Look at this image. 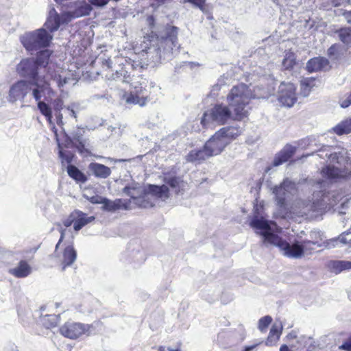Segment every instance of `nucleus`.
<instances>
[{
    "label": "nucleus",
    "mask_w": 351,
    "mask_h": 351,
    "mask_svg": "<svg viewBox=\"0 0 351 351\" xmlns=\"http://www.w3.org/2000/svg\"><path fill=\"white\" fill-rule=\"evenodd\" d=\"M178 28L176 27H166L160 35H152L147 39L149 46H145L140 56L141 61L132 60L128 63L134 69H143L149 62H159L162 59L171 58L172 55L178 51L177 43Z\"/></svg>",
    "instance_id": "nucleus-1"
},
{
    "label": "nucleus",
    "mask_w": 351,
    "mask_h": 351,
    "mask_svg": "<svg viewBox=\"0 0 351 351\" xmlns=\"http://www.w3.org/2000/svg\"><path fill=\"white\" fill-rule=\"evenodd\" d=\"M250 226L258 230V233L263 237L265 244L278 247L283 255L289 258H301L305 252L313 250L311 245H316L317 247H322V244L318 243L317 241L309 240H304L302 243L295 241L290 244L274 233L273 226H276L274 222L265 220L263 217H254L250 221Z\"/></svg>",
    "instance_id": "nucleus-2"
},
{
    "label": "nucleus",
    "mask_w": 351,
    "mask_h": 351,
    "mask_svg": "<svg viewBox=\"0 0 351 351\" xmlns=\"http://www.w3.org/2000/svg\"><path fill=\"white\" fill-rule=\"evenodd\" d=\"M329 146H324L319 150L318 156L322 158H328L330 162L338 166L328 165L322 170L324 177L331 181H337L341 178H351V159L346 149L338 152H329Z\"/></svg>",
    "instance_id": "nucleus-3"
},
{
    "label": "nucleus",
    "mask_w": 351,
    "mask_h": 351,
    "mask_svg": "<svg viewBox=\"0 0 351 351\" xmlns=\"http://www.w3.org/2000/svg\"><path fill=\"white\" fill-rule=\"evenodd\" d=\"M16 70L21 76L24 77H29L32 80H36L40 83H43L44 77L49 82V80L55 82L57 86L60 88L64 85L70 83L73 80L71 75L66 71H52L51 66L47 68V75H39V68L35 62L34 58H26L22 60L17 65Z\"/></svg>",
    "instance_id": "nucleus-4"
},
{
    "label": "nucleus",
    "mask_w": 351,
    "mask_h": 351,
    "mask_svg": "<svg viewBox=\"0 0 351 351\" xmlns=\"http://www.w3.org/2000/svg\"><path fill=\"white\" fill-rule=\"evenodd\" d=\"M258 97L244 84L234 86L227 95V102L234 112V119L242 121L249 114V102L251 99Z\"/></svg>",
    "instance_id": "nucleus-5"
},
{
    "label": "nucleus",
    "mask_w": 351,
    "mask_h": 351,
    "mask_svg": "<svg viewBox=\"0 0 351 351\" xmlns=\"http://www.w3.org/2000/svg\"><path fill=\"white\" fill-rule=\"evenodd\" d=\"M50 90V84L45 77L43 83L36 80H19L10 86L7 99L12 104L17 101H24L25 97L31 93L34 99L38 101L41 99L46 92Z\"/></svg>",
    "instance_id": "nucleus-6"
},
{
    "label": "nucleus",
    "mask_w": 351,
    "mask_h": 351,
    "mask_svg": "<svg viewBox=\"0 0 351 351\" xmlns=\"http://www.w3.org/2000/svg\"><path fill=\"white\" fill-rule=\"evenodd\" d=\"M229 106L223 104H216L210 109L203 114L201 119L202 125L206 128H213L227 123L234 119V112Z\"/></svg>",
    "instance_id": "nucleus-7"
},
{
    "label": "nucleus",
    "mask_w": 351,
    "mask_h": 351,
    "mask_svg": "<svg viewBox=\"0 0 351 351\" xmlns=\"http://www.w3.org/2000/svg\"><path fill=\"white\" fill-rule=\"evenodd\" d=\"M53 35L49 33L44 27L26 32L20 36V41L24 48L33 54L40 49L49 46L53 40Z\"/></svg>",
    "instance_id": "nucleus-8"
},
{
    "label": "nucleus",
    "mask_w": 351,
    "mask_h": 351,
    "mask_svg": "<svg viewBox=\"0 0 351 351\" xmlns=\"http://www.w3.org/2000/svg\"><path fill=\"white\" fill-rule=\"evenodd\" d=\"M293 213L308 219H316L321 216L326 209L322 200L316 199L313 202L298 200L293 208Z\"/></svg>",
    "instance_id": "nucleus-9"
},
{
    "label": "nucleus",
    "mask_w": 351,
    "mask_h": 351,
    "mask_svg": "<svg viewBox=\"0 0 351 351\" xmlns=\"http://www.w3.org/2000/svg\"><path fill=\"white\" fill-rule=\"evenodd\" d=\"M91 328L92 326L89 324L67 322L60 326L59 330L60 334L64 337L75 339L84 334L88 335Z\"/></svg>",
    "instance_id": "nucleus-10"
},
{
    "label": "nucleus",
    "mask_w": 351,
    "mask_h": 351,
    "mask_svg": "<svg viewBox=\"0 0 351 351\" xmlns=\"http://www.w3.org/2000/svg\"><path fill=\"white\" fill-rule=\"evenodd\" d=\"M160 198L163 200L169 197V189L166 185L156 186L150 185L149 191L144 193L142 198L138 199L141 201V206L143 208H149L154 206L155 203L152 201V197Z\"/></svg>",
    "instance_id": "nucleus-11"
},
{
    "label": "nucleus",
    "mask_w": 351,
    "mask_h": 351,
    "mask_svg": "<svg viewBox=\"0 0 351 351\" xmlns=\"http://www.w3.org/2000/svg\"><path fill=\"white\" fill-rule=\"evenodd\" d=\"M295 86L293 84L282 82L278 86L277 98L278 101L285 107H291L297 101Z\"/></svg>",
    "instance_id": "nucleus-12"
},
{
    "label": "nucleus",
    "mask_w": 351,
    "mask_h": 351,
    "mask_svg": "<svg viewBox=\"0 0 351 351\" xmlns=\"http://www.w3.org/2000/svg\"><path fill=\"white\" fill-rule=\"evenodd\" d=\"M296 191L295 183L285 179L279 186L274 189L273 193L275 194L277 204L283 207L285 205V200L289 194H293Z\"/></svg>",
    "instance_id": "nucleus-13"
},
{
    "label": "nucleus",
    "mask_w": 351,
    "mask_h": 351,
    "mask_svg": "<svg viewBox=\"0 0 351 351\" xmlns=\"http://www.w3.org/2000/svg\"><path fill=\"white\" fill-rule=\"evenodd\" d=\"M205 144L213 156L221 153L225 147L229 145L227 138H224L219 130Z\"/></svg>",
    "instance_id": "nucleus-14"
},
{
    "label": "nucleus",
    "mask_w": 351,
    "mask_h": 351,
    "mask_svg": "<svg viewBox=\"0 0 351 351\" xmlns=\"http://www.w3.org/2000/svg\"><path fill=\"white\" fill-rule=\"evenodd\" d=\"M73 5L74 10L73 11L63 12L64 21L70 22L73 19L89 15L92 10V7L90 3L86 1H76Z\"/></svg>",
    "instance_id": "nucleus-15"
},
{
    "label": "nucleus",
    "mask_w": 351,
    "mask_h": 351,
    "mask_svg": "<svg viewBox=\"0 0 351 351\" xmlns=\"http://www.w3.org/2000/svg\"><path fill=\"white\" fill-rule=\"evenodd\" d=\"M69 21H64L63 19V13L60 15L56 9L52 7L50 8L47 20L44 24V28L52 34L53 32L57 31L60 25L62 23H68Z\"/></svg>",
    "instance_id": "nucleus-16"
},
{
    "label": "nucleus",
    "mask_w": 351,
    "mask_h": 351,
    "mask_svg": "<svg viewBox=\"0 0 351 351\" xmlns=\"http://www.w3.org/2000/svg\"><path fill=\"white\" fill-rule=\"evenodd\" d=\"M146 90L142 87L135 88L134 91H132L126 98L128 104H137L140 106H144L149 101Z\"/></svg>",
    "instance_id": "nucleus-17"
},
{
    "label": "nucleus",
    "mask_w": 351,
    "mask_h": 351,
    "mask_svg": "<svg viewBox=\"0 0 351 351\" xmlns=\"http://www.w3.org/2000/svg\"><path fill=\"white\" fill-rule=\"evenodd\" d=\"M295 147L291 145H286L282 150L276 154L272 165L274 167H278L284 162L289 160L295 152Z\"/></svg>",
    "instance_id": "nucleus-18"
},
{
    "label": "nucleus",
    "mask_w": 351,
    "mask_h": 351,
    "mask_svg": "<svg viewBox=\"0 0 351 351\" xmlns=\"http://www.w3.org/2000/svg\"><path fill=\"white\" fill-rule=\"evenodd\" d=\"M209 152H210L206 148L205 144L202 149L191 150L186 156V160L189 162H201L213 156Z\"/></svg>",
    "instance_id": "nucleus-19"
},
{
    "label": "nucleus",
    "mask_w": 351,
    "mask_h": 351,
    "mask_svg": "<svg viewBox=\"0 0 351 351\" xmlns=\"http://www.w3.org/2000/svg\"><path fill=\"white\" fill-rule=\"evenodd\" d=\"M329 61L324 57H315L310 59L307 63L306 68L310 73L317 72L327 69Z\"/></svg>",
    "instance_id": "nucleus-20"
},
{
    "label": "nucleus",
    "mask_w": 351,
    "mask_h": 351,
    "mask_svg": "<svg viewBox=\"0 0 351 351\" xmlns=\"http://www.w3.org/2000/svg\"><path fill=\"white\" fill-rule=\"evenodd\" d=\"M97 202L103 205L102 209L104 210L109 212H114L119 209L126 210L128 208L127 205L121 199L112 201L105 197H101L100 202Z\"/></svg>",
    "instance_id": "nucleus-21"
},
{
    "label": "nucleus",
    "mask_w": 351,
    "mask_h": 351,
    "mask_svg": "<svg viewBox=\"0 0 351 351\" xmlns=\"http://www.w3.org/2000/svg\"><path fill=\"white\" fill-rule=\"evenodd\" d=\"M74 216L75 224L73 228L75 231H79L86 224L95 220V217H88L87 215L80 210H75L73 212V217Z\"/></svg>",
    "instance_id": "nucleus-22"
},
{
    "label": "nucleus",
    "mask_w": 351,
    "mask_h": 351,
    "mask_svg": "<svg viewBox=\"0 0 351 351\" xmlns=\"http://www.w3.org/2000/svg\"><path fill=\"white\" fill-rule=\"evenodd\" d=\"M88 169L97 178H107L111 174V169L102 164L91 162L88 165Z\"/></svg>",
    "instance_id": "nucleus-23"
},
{
    "label": "nucleus",
    "mask_w": 351,
    "mask_h": 351,
    "mask_svg": "<svg viewBox=\"0 0 351 351\" xmlns=\"http://www.w3.org/2000/svg\"><path fill=\"white\" fill-rule=\"evenodd\" d=\"M31 272V267L25 261H21L16 267L9 270L10 274L19 278H25L29 275Z\"/></svg>",
    "instance_id": "nucleus-24"
},
{
    "label": "nucleus",
    "mask_w": 351,
    "mask_h": 351,
    "mask_svg": "<svg viewBox=\"0 0 351 351\" xmlns=\"http://www.w3.org/2000/svg\"><path fill=\"white\" fill-rule=\"evenodd\" d=\"M77 258V252L72 245H68L64 250L62 257L61 259L62 265V270H64L66 267L71 265Z\"/></svg>",
    "instance_id": "nucleus-25"
},
{
    "label": "nucleus",
    "mask_w": 351,
    "mask_h": 351,
    "mask_svg": "<svg viewBox=\"0 0 351 351\" xmlns=\"http://www.w3.org/2000/svg\"><path fill=\"white\" fill-rule=\"evenodd\" d=\"M328 269L337 274L344 270L351 269V261H330L327 263Z\"/></svg>",
    "instance_id": "nucleus-26"
},
{
    "label": "nucleus",
    "mask_w": 351,
    "mask_h": 351,
    "mask_svg": "<svg viewBox=\"0 0 351 351\" xmlns=\"http://www.w3.org/2000/svg\"><path fill=\"white\" fill-rule=\"evenodd\" d=\"M219 131L221 132V134H223L224 138H227L230 144L233 139L241 135L243 132V128L239 125L224 127L221 128Z\"/></svg>",
    "instance_id": "nucleus-27"
},
{
    "label": "nucleus",
    "mask_w": 351,
    "mask_h": 351,
    "mask_svg": "<svg viewBox=\"0 0 351 351\" xmlns=\"http://www.w3.org/2000/svg\"><path fill=\"white\" fill-rule=\"evenodd\" d=\"M165 182L169 184L176 193H181L186 186V183L180 177L167 176Z\"/></svg>",
    "instance_id": "nucleus-28"
},
{
    "label": "nucleus",
    "mask_w": 351,
    "mask_h": 351,
    "mask_svg": "<svg viewBox=\"0 0 351 351\" xmlns=\"http://www.w3.org/2000/svg\"><path fill=\"white\" fill-rule=\"evenodd\" d=\"M282 326L281 323L277 324L275 323L270 329L269 336L266 340L265 344L268 346H272L276 344L282 333Z\"/></svg>",
    "instance_id": "nucleus-29"
},
{
    "label": "nucleus",
    "mask_w": 351,
    "mask_h": 351,
    "mask_svg": "<svg viewBox=\"0 0 351 351\" xmlns=\"http://www.w3.org/2000/svg\"><path fill=\"white\" fill-rule=\"evenodd\" d=\"M338 242L344 245H351V232H343L337 239L327 241L325 247L327 248L334 247Z\"/></svg>",
    "instance_id": "nucleus-30"
},
{
    "label": "nucleus",
    "mask_w": 351,
    "mask_h": 351,
    "mask_svg": "<svg viewBox=\"0 0 351 351\" xmlns=\"http://www.w3.org/2000/svg\"><path fill=\"white\" fill-rule=\"evenodd\" d=\"M72 119H77V113L75 110V105L71 104L66 106L62 110V118L61 122L56 119L57 124L60 126H62L65 123Z\"/></svg>",
    "instance_id": "nucleus-31"
},
{
    "label": "nucleus",
    "mask_w": 351,
    "mask_h": 351,
    "mask_svg": "<svg viewBox=\"0 0 351 351\" xmlns=\"http://www.w3.org/2000/svg\"><path fill=\"white\" fill-rule=\"evenodd\" d=\"M106 77L110 80H122L123 82H128L130 80V74L125 68L121 67L120 69L116 70L114 73H107Z\"/></svg>",
    "instance_id": "nucleus-32"
},
{
    "label": "nucleus",
    "mask_w": 351,
    "mask_h": 351,
    "mask_svg": "<svg viewBox=\"0 0 351 351\" xmlns=\"http://www.w3.org/2000/svg\"><path fill=\"white\" fill-rule=\"evenodd\" d=\"M67 173L76 182L85 183L87 181L86 176L74 165H70L67 167Z\"/></svg>",
    "instance_id": "nucleus-33"
},
{
    "label": "nucleus",
    "mask_w": 351,
    "mask_h": 351,
    "mask_svg": "<svg viewBox=\"0 0 351 351\" xmlns=\"http://www.w3.org/2000/svg\"><path fill=\"white\" fill-rule=\"evenodd\" d=\"M300 93L303 97H307L312 88L315 86V79L312 77L304 78L301 81Z\"/></svg>",
    "instance_id": "nucleus-34"
},
{
    "label": "nucleus",
    "mask_w": 351,
    "mask_h": 351,
    "mask_svg": "<svg viewBox=\"0 0 351 351\" xmlns=\"http://www.w3.org/2000/svg\"><path fill=\"white\" fill-rule=\"evenodd\" d=\"M51 105L56 119L61 122V119L62 118V110L66 107L64 105L62 99L60 97L56 98L52 101Z\"/></svg>",
    "instance_id": "nucleus-35"
},
{
    "label": "nucleus",
    "mask_w": 351,
    "mask_h": 351,
    "mask_svg": "<svg viewBox=\"0 0 351 351\" xmlns=\"http://www.w3.org/2000/svg\"><path fill=\"white\" fill-rule=\"evenodd\" d=\"M50 56L51 51L48 49L43 50L38 53L36 58L34 60L39 69L42 66L46 67L49 64Z\"/></svg>",
    "instance_id": "nucleus-36"
},
{
    "label": "nucleus",
    "mask_w": 351,
    "mask_h": 351,
    "mask_svg": "<svg viewBox=\"0 0 351 351\" xmlns=\"http://www.w3.org/2000/svg\"><path fill=\"white\" fill-rule=\"evenodd\" d=\"M335 133L338 135L351 132V119L341 122L332 128Z\"/></svg>",
    "instance_id": "nucleus-37"
},
{
    "label": "nucleus",
    "mask_w": 351,
    "mask_h": 351,
    "mask_svg": "<svg viewBox=\"0 0 351 351\" xmlns=\"http://www.w3.org/2000/svg\"><path fill=\"white\" fill-rule=\"evenodd\" d=\"M38 108L40 110V113L44 115L47 120L51 123L52 119V110L50 106L47 104L45 102L40 101V99L38 100Z\"/></svg>",
    "instance_id": "nucleus-38"
},
{
    "label": "nucleus",
    "mask_w": 351,
    "mask_h": 351,
    "mask_svg": "<svg viewBox=\"0 0 351 351\" xmlns=\"http://www.w3.org/2000/svg\"><path fill=\"white\" fill-rule=\"evenodd\" d=\"M338 37L344 44L351 45V28L344 27L335 32Z\"/></svg>",
    "instance_id": "nucleus-39"
},
{
    "label": "nucleus",
    "mask_w": 351,
    "mask_h": 351,
    "mask_svg": "<svg viewBox=\"0 0 351 351\" xmlns=\"http://www.w3.org/2000/svg\"><path fill=\"white\" fill-rule=\"evenodd\" d=\"M58 322V317L56 315H46L42 318V323L47 328L55 327Z\"/></svg>",
    "instance_id": "nucleus-40"
},
{
    "label": "nucleus",
    "mask_w": 351,
    "mask_h": 351,
    "mask_svg": "<svg viewBox=\"0 0 351 351\" xmlns=\"http://www.w3.org/2000/svg\"><path fill=\"white\" fill-rule=\"evenodd\" d=\"M123 193L131 197L134 200V203L141 206V201L138 199L142 198L141 197H138L137 195L138 194V191L136 188L131 187V186H125L123 190Z\"/></svg>",
    "instance_id": "nucleus-41"
},
{
    "label": "nucleus",
    "mask_w": 351,
    "mask_h": 351,
    "mask_svg": "<svg viewBox=\"0 0 351 351\" xmlns=\"http://www.w3.org/2000/svg\"><path fill=\"white\" fill-rule=\"evenodd\" d=\"M295 64V58L293 53L288 52L285 54L282 61V66L285 69H291Z\"/></svg>",
    "instance_id": "nucleus-42"
},
{
    "label": "nucleus",
    "mask_w": 351,
    "mask_h": 351,
    "mask_svg": "<svg viewBox=\"0 0 351 351\" xmlns=\"http://www.w3.org/2000/svg\"><path fill=\"white\" fill-rule=\"evenodd\" d=\"M272 318L269 315L261 317L258 321V329L261 332H265L269 325L271 323Z\"/></svg>",
    "instance_id": "nucleus-43"
},
{
    "label": "nucleus",
    "mask_w": 351,
    "mask_h": 351,
    "mask_svg": "<svg viewBox=\"0 0 351 351\" xmlns=\"http://www.w3.org/2000/svg\"><path fill=\"white\" fill-rule=\"evenodd\" d=\"M84 131L82 129H77L71 134L69 138L71 141H75L76 143H79L82 145Z\"/></svg>",
    "instance_id": "nucleus-44"
},
{
    "label": "nucleus",
    "mask_w": 351,
    "mask_h": 351,
    "mask_svg": "<svg viewBox=\"0 0 351 351\" xmlns=\"http://www.w3.org/2000/svg\"><path fill=\"white\" fill-rule=\"evenodd\" d=\"M186 1L193 4L195 7L198 8L202 12H208V10L205 6L206 0H186Z\"/></svg>",
    "instance_id": "nucleus-45"
},
{
    "label": "nucleus",
    "mask_w": 351,
    "mask_h": 351,
    "mask_svg": "<svg viewBox=\"0 0 351 351\" xmlns=\"http://www.w3.org/2000/svg\"><path fill=\"white\" fill-rule=\"evenodd\" d=\"M351 105V93L346 96L345 99H341L340 100V106L341 107L345 108Z\"/></svg>",
    "instance_id": "nucleus-46"
},
{
    "label": "nucleus",
    "mask_w": 351,
    "mask_h": 351,
    "mask_svg": "<svg viewBox=\"0 0 351 351\" xmlns=\"http://www.w3.org/2000/svg\"><path fill=\"white\" fill-rule=\"evenodd\" d=\"M75 217H73V212L70 214L69 217L63 221V224L65 227H69L72 223L75 224Z\"/></svg>",
    "instance_id": "nucleus-47"
},
{
    "label": "nucleus",
    "mask_w": 351,
    "mask_h": 351,
    "mask_svg": "<svg viewBox=\"0 0 351 351\" xmlns=\"http://www.w3.org/2000/svg\"><path fill=\"white\" fill-rule=\"evenodd\" d=\"M340 350L351 351V337L339 348Z\"/></svg>",
    "instance_id": "nucleus-48"
},
{
    "label": "nucleus",
    "mask_w": 351,
    "mask_h": 351,
    "mask_svg": "<svg viewBox=\"0 0 351 351\" xmlns=\"http://www.w3.org/2000/svg\"><path fill=\"white\" fill-rule=\"evenodd\" d=\"M101 62L104 67L106 66L107 69L112 67V60L110 58L104 59Z\"/></svg>",
    "instance_id": "nucleus-49"
},
{
    "label": "nucleus",
    "mask_w": 351,
    "mask_h": 351,
    "mask_svg": "<svg viewBox=\"0 0 351 351\" xmlns=\"http://www.w3.org/2000/svg\"><path fill=\"white\" fill-rule=\"evenodd\" d=\"M346 3H347V0H332V4L337 7V6H340V5H343Z\"/></svg>",
    "instance_id": "nucleus-50"
},
{
    "label": "nucleus",
    "mask_w": 351,
    "mask_h": 351,
    "mask_svg": "<svg viewBox=\"0 0 351 351\" xmlns=\"http://www.w3.org/2000/svg\"><path fill=\"white\" fill-rule=\"evenodd\" d=\"M64 233H65V229H61L60 230V238L59 239V241L58 242L57 245H56V251H57L60 243L62 241L64 237Z\"/></svg>",
    "instance_id": "nucleus-51"
},
{
    "label": "nucleus",
    "mask_w": 351,
    "mask_h": 351,
    "mask_svg": "<svg viewBox=\"0 0 351 351\" xmlns=\"http://www.w3.org/2000/svg\"><path fill=\"white\" fill-rule=\"evenodd\" d=\"M342 14L344 16L347 22L348 23L351 24V11H350V12L344 11Z\"/></svg>",
    "instance_id": "nucleus-52"
},
{
    "label": "nucleus",
    "mask_w": 351,
    "mask_h": 351,
    "mask_svg": "<svg viewBox=\"0 0 351 351\" xmlns=\"http://www.w3.org/2000/svg\"><path fill=\"white\" fill-rule=\"evenodd\" d=\"M139 255V257L136 259V261L141 262L144 260V255L143 252H138L137 253Z\"/></svg>",
    "instance_id": "nucleus-53"
},
{
    "label": "nucleus",
    "mask_w": 351,
    "mask_h": 351,
    "mask_svg": "<svg viewBox=\"0 0 351 351\" xmlns=\"http://www.w3.org/2000/svg\"><path fill=\"white\" fill-rule=\"evenodd\" d=\"M335 49V45L331 46V47L328 49V55H330V56L332 55V54L334 53Z\"/></svg>",
    "instance_id": "nucleus-54"
},
{
    "label": "nucleus",
    "mask_w": 351,
    "mask_h": 351,
    "mask_svg": "<svg viewBox=\"0 0 351 351\" xmlns=\"http://www.w3.org/2000/svg\"><path fill=\"white\" fill-rule=\"evenodd\" d=\"M101 197H93L92 199H91V202L93 203L98 204L97 202H100V198Z\"/></svg>",
    "instance_id": "nucleus-55"
},
{
    "label": "nucleus",
    "mask_w": 351,
    "mask_h": 351,
    "mask_svg": "<svg viewBox=\"0 0 351 351\" xmlns=\"http://www.w3.org/2000/svg\"><path fill=\"white\" fill-rule=\"evenodd\" d=\"M280 351H289V348L287 345H282L280 347Z\"/></svg>",
    "instance_id": "nucleus-56"
},
{
    "label": "nucleus",
    "mask_w": 351,
    "mask_h": 351,
    "mask_svg": "<svg viewBox=\"0 0 351 351\" xmlns=\"http://www.w3.org/2000/svg\"><path fill=\"white\" fill-rule=\"evenodd\" d=\"M256 347V345L254 346H247L245 348V349L243 350V351H251L252 350H253L254 348Z\"/></svg>",
    "instance_id": "nucleus-57"
},
{
    "label": "nucleus",
    "mask_w": 351,
    "mask_h": 351,
    "mask_svg": "<svg viewBox=\"0 0 351 351\" xmlns=\"http://www.w3.org/2000/svg\"><path fill=\"white\" fill-rule=\"evenodd\" d=\"M158 351H165V347L164 346H160L158 349Z\"/></svg>",
    "instance_id": "nucleus-58"
},
{
    "label": "nucleus",
    "mask_w": 351,
    "mask_h": 351,
    "mask_svg": "<svg viewBox=\"0 0 351 351\" xmlns=\"http://www.w3.org/2000/svg\"><path fill=\"white\" fill-rule=\"evenodd\" d=\"M168 350H169V351H181L180 349L173 350V349H171V348H168Z\"/></svg>",
    "instance_id": "nucleus-59"
},
{
    "label": "nucleus",
    "mask_w": 351,
    "mask_h": 351,
    "mask_svg": "<svg viewBox=\"0 0 351 351\" xmlns=\"http://www.w3.org/2000/svg\"><path fill=\"white\" fill-rule=\"evenodd\" d=\"M148 20H149V21H153V17H152V16H149V17L148 18Z\"/></svg>",
    "instance_id": "nucleus-60"
},
{
    "label": "nucleus",
    "mask_w": 351,
    "mask_h": 351,
    "mask_svg": "<svg viewBox=\"0 0 351 351\" xmlns=\"http://www.w3.org/2000/svg\"><path fill=\"white\" fill-rule=\"evenodd\" d=\"M59 154H60V156L62 157L63 153L61 150L59 152Z\"/></svg>",
    "instance_id": "nucleus-61"
},
{
    "label": "nucleus",
    "mask_w": 351,
    "mask_h": 351,
    "mask_svg": "<svg viewBox=\"0 0 351 351\" xmlns=\"http://www.w3.org/2000/svg\"><path fill=\"white\" fill-rule=\"evenodd\" d=\"M348 4H351V0H347Z\"/></svg>",
    "instance_id": "nucleus-62"
},
{
    "label": "nucleus",
    "mask_w": 351,
    "mask_h": 351,
    "mask_svg": "<svg viewBox=\"0 0 351 351\" xmlns=\"http://www.w3.org/2000/svg\"><path fill=\"white\" fill-rule=\"evenodd\" d=\"M114 129V128H113V127H110L109 128V130H110L111 131H112Z\"/></svg>",
    "instance_id": "nucleus-63"
},
{
    "label": "nucleus",
    "mask_w": 351,
    "mask_h": 351,
    "mask_svg": "<svg viewBox=\"0 0 351 351\" xmlns=\"http://www.w3.org/2000/svg\"><path fill=\"white\" fill-rule=\"evenodd\" d=\"M217 88H218V85H216L215 86H214L215 90H217Z\"/></svg>",
    "instance_id": "nucleus-64"
}]
</instances>
